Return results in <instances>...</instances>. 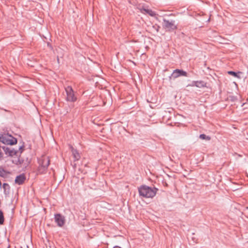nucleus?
Here are the masks:
<instances>
[{
	"mask_svg": "<svg viewBox=\"0 0 248 248\" xmlns=\"http://www.w3.org/2000/svg\"><path fill=\"white\" fill-rule=\"evenodd\" d=\"M138 190L140 196L146 198H152L156 195L157 189L144 185L140 186Z\"/></svg>",
	"mask_w": 248,
	"mask_h": 248,
	"instance_id": "obj_1",
	"label": "nucleus"
},
{
	"mask_svg": "<svg viewBox=\"0 0 248 248\" xmlns=\"http://www.w3.org/2000/svg\"><path fill=\"white\" fill-rule=\"evenodd\" d=\"M50 160L48 156H43L38 160V171L39 173H45L49 165Z\"/></svg>",
	"mask_w": 248,
	"mask_h": 248,
	"instance_id": "obj_2",
	"label": "nucleus"
},
{
	"mask_svg": "<svg viewBox=\"0 0 248 248\" xmlns=\"http://www.w3.org/2000/svg\"><path fill=\"white\" fill-rule=\"evenodd\" d=\"M0 141L7 145H14L16 143V138L8 134L2 135L0 136Z\"/></svg>",
	"mask_w": 248,
	"mask_h": 248,
	"instance_id": "obj_3",
	"label": "nucleus"
},
{
	"mask_svg": "<svg viewBox=\"0 0 248 248\" xmlns=\"http://www.w3.org/2000/svg\"><path fill=\"white\" fill-rule=\"evenodd\" d=\"M65 90L67 95L66 100L70 102H75L77 100V98L75 96L72 87L71 86H68L65 88Z\"/></svg>",
	"mask_w": 248,
	"mask_h": 248,
	"instance_id": "obj_4",
	"label": "nucleus"
},
{
	"mask_svg": "<svg viewBox=\"0 0 248 248\" xmlns=\"http://www.w3.org/2000/svg\"><path fill=\"white\" fill-rule=\"evenodd\" d=\"M163 26L168 31H173L176 29L174 21H169L166 19H163Z\"/></svg>",
	"mask_w": 248,
	"mask_h": 248,
	"instance_id": "obj_5",
	"label": "nucleus"
},
{
	"mask_svg": "<svg viewBox=\"0 0 248 248\" xmlns=\"http://www.w3.org/2000/svg\"><path fill=\"white\" fill-rule=\"evenodd\" d=\"M54 219L57 225L60 227H62L65 224V217L60 214H55L54 216Z\"/></svg>",
	"mask_w": 248,
	"mask_h": 248,
	"instance_id": "obj_6",
	"label": "nucleus"
},
{
	"mask_svg": "<svg viewBox=\"0 0 248 248\" xmlns=\"http://www.w3.org/2000/svg\"><path fill=\"white\" fill-rule=\"evenodd\" d=\"M180 76L187 77V73L183 70L176 69L173 71L171 76L170 77V79L171 78H176Z\"/></svg>",
	"mask_w": 248,
	"mask_h": 248,
	"instance_id": "obj_7",
	"label": "nucleus"
},
{
	"mask_svg": "<svg viewBox=\"0 0 248 248\" xmlns=\"http://www.w3.org/2000/svg\"><path fill=\"white\" fill-rule=\"evenodd\" d=\"M26 177L24 174L17 176L15 179V183L18 185H22L25 181Z\"/></svg>",
	"mask_w": 248,
	"mask_h": 248,
	"instance_id": "obj_8",
	"label": "nucleus"
},
{
	"mask_svg": "<svg viewBox=\"0 0 248 248\" xmlns=\"http://www.w3.org/2000/svg\"><path fill=\"white\" fill-rule=\"evenodd\" d=\"M191 86H196L198 88H202L206 86V83L203 81H193L190 84Z\"/></svg>",
	"mask_w": 248,
	"mask_h": 248,
	"instance_id": "obj_9",
	"label": "nucleus"
},
{
	"mask_svg": "<svg viewBox=\"0 0 248 248\" xmlns=\"http://www.w3.org/2000/svg\"><path fill=\"white\" fill-rule=\"evenodd\" d=\"M71 149L75 161L78 160L80 157L79 154L73 147H71Z\"/></svg>",
	"mask_w": 248,
	"mask_h": 248,
	"instance_id": "obj_10",
	"label": "nucleus"
},
{
	"mask_svg": "<svg viewBox=\"0 0 248 248\" xmlns=\"http://www.w3.org/2000/svg\"><path fill=\"white\" fill-rule=\"evenodd\" d=\"M3 150L5 152L6 154H8L9 155H12L14 154H15L16 153H14L13 151L11 150H10L9 148L3 146L2 147Z\"/></svg>",
	"mask_w": 248,
	"mask_h": 248,
	"instance_id": "obj_11",
	"label": "nucleus"
},
{
	"mask_svg": "<svg viewBox=\"0 0 248 248\" xmlns=\"http://www.w3.org/2000/svg\"><path fill=\"white\" fill-rule=\"evenodd\" d=\"M142 11L145 12V13L149 14L150 16H155V12L153 11L152 10L148 9H143Z\"/></svg>",
	"mask_w": 248,
	"mask_h": 248,
	"instance_id": "obj_12",
	"label": "nucleus"
},
{
	"mask_svg": "<svg viewBox=\"0 0 248 248\" xmlns=\"http://www.w3.org/2000/svg\"><path fill=\"white\" fill-rule=\"evenodd\" d=\"M2 187H3V188L4 189V193L6 194H8L9 193V190H10V188L9 185L8 184L4 183Z\"/></svg>",
	"mask_w": 248,
	"mask_h": 248,
	"instance_id": "obj_13",
	"label": "nucleus"
},
{
	"mask_svg": "<svg viewBox=\"0 0 248 248\" xmlns=\"http://www.w3.org/2000/svg\"><path fill=\"white\" fill-rule=\"evenodd\" d=\"M200 138L202 140H210V137L209 136H206L205 134H201L200 135Z\"/></svg>",
	"mask_w": 248,
	"mask_h": 248,
	"instance_id": "obj_14",
	"label": "nucleus"
},
{
	"mask_svg": "<svg viewBox=\"0 0 248 248\" xmlns=\"http://www.w3.org/2000/svg\"><path fill=\"white\" fill-rule=\"evenodd\" d=\"M6 175V171L5 170L0 167V176L1 177H5Z\"/></svg>",
	"mask_w": 248,
	"mask_h": 248,
	"instance_id": "obj_15",
	"label": "nucleus"
},
{
	"mask_svg": "<svg viewBox=\"0 0 248 248\" xmlns=\"http://www.w3.org/2000/svg\"><path fill=\"white\" fill-rule=\"evenodd\" d=\"M4 222V217L3 213L0 210V224H2Z\"/></svg>",
	"mask_w": 248,
	"mask_h": 248,
	"instance_id": "obj_16",
	"label": "nucleus"
},
{
	"mask_svg": "<svg viewBox=\"0 0 248 248\" xmlns=\"http://www.w3.org/2000/svg\"><path fill=\"white\" fill-rule=\"evenodd\" d=\"M228 73L229 74V75H232L235 77H237V74L236 73L233 72V71H228Z\"/></svg>",
	"mask_w": 248,
	"mask_h": 248,
	"instance_id": "obj_17",
	"label": "nucleus"
},
{
	"mask_svg": "<svg viewBox=\"0 0 248 248\" xmlns=\"http://www.w3.org/2000/svg\"><path fill=\"white\" fill-rule=\"evenodd\" d=\"M121 248V247H118V246H116V247H115V248Z\"/></svg>",
	"mask_w": 248,
	"mask_h": 248,
	"instance_id": "obj_18",
	"label": "nucleus"
}]
</instances>
